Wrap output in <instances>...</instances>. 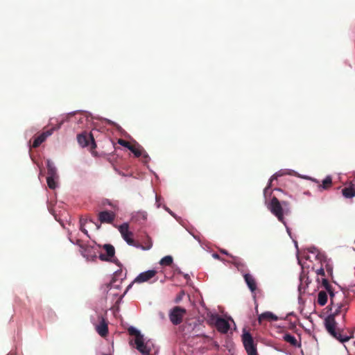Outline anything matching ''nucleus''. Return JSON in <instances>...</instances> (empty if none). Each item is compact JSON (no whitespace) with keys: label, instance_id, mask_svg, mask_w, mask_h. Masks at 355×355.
Here are the masks:
<instances>
[{"label":"nucleus","instance_id":"obj_1","mask_svg":"<svg viewBox=\"0 0 355 355\" xmlns=\"http://www.w3.org/2000/svg\"><path fill=\"white\" fill-rule=\"evenodd\" d=\"M331 310L333 311V312L324 320L325 328L330 335L341 343L348 341L354 337V331L348 330L349 335H347L345 333V330L343 329L337 328L338 324L335 320L336 316L339 314H343V316L345 315L348 309L347 302L344 301L343 302L335 304L333 302V304L331 302Z\"/></svg>","mask_w":355,"mask_h":355},{"label":"nucleus","instance_id":"obj_2","mask_svg":"<svg viewBox=\"0 0 355 355\" xmlns=\"http://www.w3.org/2000/svg\"><path fill=\"white\" fill-rule=\"evenodd\" d=\"M130 336H134L130 342L143 355H156L158 352L155 344L151 340H146L140 331L133 327L128 329Z\"/></svg>","mask_w":355,"mask_h":355},{"label":"nucleus","instance_id":"obj_3","mask_svg":"<svg viewBox=\"0 0 355 355\" xmlns=\"http://www.w3.org/2000/svg\"><path fill=\"white\" fill-rule=\"evenodd\" d=\"M119 231L120 232L121 236L123 239L127 242V243L130 245H132L134 247L141 248L143 250H149L152 243L150 242V244L147 247H144L141 244L137 243L132 238L133 233L129 231V225L127 223H124L122 225L119 226Z\"/></svg>","mask_w":355,"mask_h":355},{"label":"nucleus","instance_id":"obj_4","mask_svg":"<svg viewBox=\"0 0 355 355\" xmlns=\"http://www.w3.org/2000/svg\"><path fill=\"white\" fill-rule=\"evenodd\" d=\"M268 208L270 212L275 215L277 219L286 225L284 222V215L287 214L289 210L284 208L279 200L276 197H273L268 205Z\"/></svg>","mask_w":355,"mask_h":355},{"label":"nucleus","instance_id":"obj_5","mask_svg":"<svg viewBox=\"0 0 355 355\" xmlns=\"http://www.w3.org/2000/svg\"><path fill=\"white\" fill-rule=\"evenodd\" d=\"M95 329L101 337L108 334V321L103 315H98L96 321L93 322Z\"/></svg>","mask_w":355,"mask_h":355},{"label":"nucleus","instance_id":"obj_6","mask_svg":"<svg viewBox=\"0 0 355 355\" xmlns=\"http://www.w3.org/2000/svg\"><path fill=\"white\" fill-rule=\"evenodd\" d=\"M185 313V309L180 306H175L169 313V319L173 324L178 325L182 322Z\"/></svg>","mask_w":355,"mask_h":355},{"label":"nucleus","instance_id":"obj_7","mask_svg":"<svg viewBox=\"0 0 355 355\" xmlns=\"http://www.w3.org/2000/svg\"><path fill=\"white\" fill-rule=\"evenodd\" d=\"M242 340L248 355H257V349L254 346V340L249 332L243 333Z\"/></svg>","mask_w":355,"mask_h":355},{"label":"nucleus","instance_id":"obj_8","mask_svg":"<svg viewBox=\"0 0 355 355\" xmlns=\"http://www.w3.org/2000/svg\"><path fill=\"white\" fill-rule=\"evenodd\" d=\"M157 270H147L146 272H141L140 273L135 279V280L133 281L132 283H131L128 287H127V289L125 292V293L128 291V290L131 288L132 284L134 283H138V284H141V283H144V282H149L151 279H153V277H155V275H157Z\"/></svg>","mask_w":355,"mask_h":355},{"label":"nucleus","instance_id":"obj_9","mask_svg":"<svg viewBox=\"0 0 355 355\" xmlns=\"http://www.w3.org/2000/svg\"><path fill=\"white\" fill-rule=\"evenodd\" d=\"M103 249L106 252V254H101L99 255V259L101 261H112L116 264H118V260L117 259H112V258L114 256L115 254V249L114 246L111 244H105L103 245Z\"/></svg>","mask_w":355,"mask_h":355},{"label":"nucleus","instance_id":"obj_10","mask_svg":"<svg viewBox=\"0 0 355 355\" xmlns=\"http://www.w3.org/2000/svg\"><path fill=\"white\" fill-rule=\"evenodd\" d=\"M89 139L91 140L92 148H95L96 147V144L92 132L89 135L87 134H80L77 136L78 142L82 147L87 146L89 145Z\"/></svg>","mask_w":355,"mask_h":355},{"label":"nucleus","instance_id":"obj_11","mask_svg":"<svg viewBox=\"0 0 355 355\" xmlns=\"http://www.w3.org/2000/svg\"><path fill=\"white\" fill-rule=\"evenodd\" d=\"M316 259L320 261L321 265L326 270L328 275L331 276L333 273V266L330 263V260L328 259L327 257L322 253H318L316 255Z\"/></svg>","mask_w":355,"mask_h":355},{"label":"nucleus","instance_id":"obj_12","mask_svg":"<svg viewBox=\"0 0 355 355\" xmlns=\"http://www.w3.org/2000/svg\"><path fill=\"white\" fill-rule=\"evenodd\" d=\"M54 130L55 128H51V130H48L45 132H43L40 135L37 136L34 139L31 147L34 148L39 147L41 145V144L43 143L49 136L52 135Z\"/></svg>","mask_w":355,"mask_h":355},{"label":"nucleus","instance_id":"obj_13","mask_svg":"<svg viewBox=\"0 0 355 355\" xmlns=\"http://www.w3.org/2000/svg\"><path fill=\"white\" fill-rule=\"evenodd\" d=\"M116 215L112 211H103L98 214V220L102 223H112L115 219Z\"/></svg>","mask_w":355,"mask_h":355},{"label":"nucleus","instance_id":"obj_14","mask_svg":"<svg viewBox=\"0 0 355 355\" xmlns=\"http://www.w3.org/2000/svg\"><path fill=\"white\" fill-rule=\"evenodd\" d=\"M215 324L217 330L222 334L227 333L230 329V324L224 318H218Z\"/></svg>","mask_w":355,"mask_h":355},{"label":"nucleus","instance_id":"obj_15","mask_svg":"<svg viewBox=\"0 0 355 355\" xmlns=\"http://www.w3.org/2000/svg\"><path fill=\"white\" fill-rule=\"evenodd\" d=\"M130 150L135 155V157H139L141 155L144 156V159H145V162H148L149 159L148 155L146 154V153L144 151V148L139 144L132 145L131 147V149Z\"/></svg>","mask_w":355,"mask_h":355},{"label":"nucleus","instance_id":"obj_16","mask_svg":"<svg viewBox=\"0 0 355 355\" xmlns=\"http://www.w3.org/2000/svg\"><path fill=\"white\" fill-rule=\"evenodd\" d=\"M317 281L320 283L322 286L325 288V290L329 293L330 295V299L331 303L333 304V297H334V293L333 292V288L331 284H329L328 279L325 277L320 278L319 277L317 278Z\"/></svg>","mask_w":355,"mask_h":355},{"label":"nucleus","instance_id":"obj_17","mask_svg":"<svg viewBox=\"0 0 355 355\" xmlns=\"http://www.w3.org/2000/svg\"><path fill=\"white\" fill-rule=\"evenodd\" d=\"M264 320L267 321H277L278 317L273 314L272 312L266 311L260 314L258 317L259 324H261Z\"/></svg>","mask_w":355,"mask_h":355},{"label":"nucleus","instance_id":"obj_18","mask_svg":"<svg viewBox=\"0 0 355 355\" xmlns=\"http://www.w3.org/2000/svg\"><path fill=\"white\" fill-rule=\"evenodd\" d=\"M230 261L239 270L244 272L246 270V265L243 261L239 257L231 256Z\"/></svg>","mask_w":355,"mask_h":355},{"label":"nucleus","instance_id":"obj_19","mask_svg":"<svg viewBox=\"0 0 355 355\" xmlns=\"http://www.w3.org/2000/svg\"><path fill=\"white\" fill-rule=\"evenodd\" d=\"M342 194L345 198H352L355 196V186L350 182L348 187L342 189Z\"/></svg>","mask_w":355,"mask_h":355},{"label":"nucleus","instance_id":"obj_20","mask_svg":"<svg viewBox=\"0 0 355 355\" xmlns=\"http://www.w3.org/2000/svg\"><path fill=\"white\" fill-rule=\"evenodd\" d=\"M244 279L250 290L254 292L257 289V283L254 278L250 274H245Z\"/></svg>","mask_w":355,"mask_h":355},{"label":"nucleus","instance_id":"obj_21","mask_svg":"<svg viewBox=\"0 0 355 355\" xmlns=\"http://www.w3.org/2000/svg\"><path fill=\"white\" fill-rule=\"evenodd\" d=\"M147 219V213L144 211H140L135 214L132 217V220L141 223L142 221H145Z\"/></svg>","mask_w":355,"mask_h":355},{"label":"nucleus","instance_id":"obj_22","mask_svg":"<svg viewBox=\"0 0 355 355\" xmlns=\"http://www.w3.org/2000/svg\"><path fill=\"white\" fill-rule=\"evenodd\" d=\"M47 175L48 176L58 177L57 169L52 162L47 161Z\"/></svg>","mask_w":355,"mask_h":355},{"label":"nucleus","instance_id":"obj_23","mask_svg":"<svg viewBox=\"0 0 355 355\" xmlns=\"http://www.w3.org/2000/svg\"><path fill=\"white\" fill-rule=\"evenodd\" d=\"M327 299H328V297H327V294L326 291H321L319 292L318 296V304H320V306L325 305L326 303L327 302Z\"/></svg>","mask_w":355,"mask_h":355},{"label":"nucleus","instance_id":"obj_24","mask_svg":"<svg viewBox=\"0 0 355 355\" xmlns=\"http://www.w3.org/2000/svg\"><path fill=\"white\" fill-rule=\"evenodd\" d=\"M58 177L47 176L46 182L48 187L51 189H55L57 187V182L55 180Z\"/></svg>","mask_w":355,"mask_h":355},{"label":"nucleus","instance_id":"obj_25","mask_svg":"<svg viewBox=\"0 0 355 355\" xmlns=\"http://www.w3.org/2000/svg\"><path fill=\"white\" fill-rule=\"evenodd\" d=\"M284 339L285 341H286L287 343H289L290 344H291L293 346H296L297 344V339L295 338V337L292 336L290 334H284Z\"/></svg>","mask_w":355,"mask_h":355},{"label":"nucleus","instance_id":"obj_26","mask_svg":"<svg viewBox=\"0 0 355 355\" xmlns=\"http://www.w3.org/2000/svg\"><path fill=\"white\" fill-rule=\"evenodd\" d=\"M332 184V179L330 176H327L322 181V187L324 189H328L331 187Z\"/></svg>","mask_w":355,"mask_h":355},{"label":"nucleus","instance_id":"obj_27","mask_svg":"<svg viewBox=\"0 0 355 355\" xmlns=\"http://www.w3.org/2000/svg\"><path fill=\"white\" fill-rule=\"evenodd\" d=\"M173 263V258L171 256H166L162 258L159 263L162 266H171Z\"/></svg>","mask_w":355,"mask_h":355},{"label":"nucleus","instance_id":"obj_28","mask_svg":"<svg viewBox=\"0 0 355 355\" xmlns=\"http://www.w3.org/2000/svg\"><path fill=\"white\" fill-rule=\"evenodd\" d=\"M69 240L72 243L77 245L83 250H85L87 248V245L80 239H77L76 241H73L72 239H69Z\"/></svg>","mask_w":355,"mask_h":355},{"label":"nucleus","instance_id":"obj_29","mask_svg":"<svg viewBox=\"0 0 355 355\" xmlns=\"http://www.w3.org/2000/svg\"><path fill=\"white\" fill-rule=\"evenodd\" d=\"M118 143L121 145L122 146H124L125 148H127L128 149H131V147L132 146V144H130V142L123 139H119L118 140Z\"/></svg>","mask_w":355,"mask_h":355},{"label":"nucleus","instance_id":"obj_30","mask_svg":"<svg viewBox=\"0 0 355 355\" xmlns=\"http://www.w3.org/2000/svg\"><path fill=\"white\" fill-rule=\"evenodd\" d=\"M315 272L318 275V276H320L321 277L320 278H322V277H325L324 268V267H322V265H321V267L319 269H317Z\"/></svg>","mask_w":355,"mask_h":355},{"label":"nucleus","instance_id":"obj_31","mask_svg":"<svg viewBox=\"0 0 355 355\" xmlns=\"http://www.w3.org/2000/svg\"><path fill=\"white\" fill-rule=\"evenodd\" d=\"M275 179H276V177H275V175H272V176L270 178V182H269L268 186L266 188H265V189H264V193H265V194L266 193V192H267L268 189L270 188V185H271L272 182V181H273V180H275Z\"/></svg>","mask_w":355,"mask_h":355},{"label":"nucleus","instance_id":"obj_32","mask_svg":"<svg viewBox=\"0 0 355 355\" xmlns=\"http://www.w3.org/2000/svg\"><path fill=\"white\" fill-rule=\"evenodd\" d=\"M184 295V291H182L180 293V294L176 297L175 302H180L182 300Z\"/></svg>","mask_w":355,"mask_h":355},{"label":"nucleus","instance_id":"obj_33","mask_svg":"<svg viewBox=\"0 0 355 355\" xmlns=\"http://www.w3.org/2000/svg\"><path fill=\"white\" fill-rule=\"evenodd\" d=\"M87 223V220L86 219H84L83 218H80V227H84V225L86 224Z\"/></svg>","mask_w":355,"mask_h":355},{"label":"nucleus","instance_id":"obj_34","mask_svg":"<svg viewBox=\"0 0 355 355\" xmlns=\"http://www.w3.org/2000/svg\"><path fill=\"white\" fill-rule=\"evenodd\" d=\"M220 253L222 254H226L227 255L228 257H230L231 258V256H233L232 254L228 253V252L226 250H224V249H221L220 250Z\"/></svg>","mask_w":355,"mask_h":355},{"label":"nucleus","instance_id":"obj_35","mask_svg":"<svg viewBox=\"0 0 355 355\" xmlns=\"http://www.w3.org/2000/svg\"><path fill=\"white\" fill-rule=\"evenodd\" d=\"M80 230H81V232H83L85 234H86L88 237L89 236V234H88V232L86 229L84 228V227H80Z\"/></svg>","mask_w":355,"mask_h":355},{"label":"nucleus","instance_id":"obj_36","mask_svg":"<svg viewBox=\"0 0 355 355\" xmlns=\"http://www.w3.org/2000/svg\"><path fill=\"white\" fill-rule=\"evenodd\" d=\"M281 204L284 208H287L288 209V203L287 202L283 201Z\"/></svg>","mask_w":355,"mask_h":355},{"label":"nucleus","instance_id":"obj_37","mask_svg":"<svg viewBox=\"0 0 355 355\" xmlns=\"http://www.w3.org/2000/svg\"><path fill=\"white\" fill-rule=\"evenodd\" d=\"M213 256H214V257H215L216 259H220L219 255H218V254H214V255H213Z\"/></svg>","mask_w":355,"mask_h":355},{"label":"nucleus","instance_id":"obj_38","mask_svg":"<svg viewBox=\"0 0 355 355\" xmlns=\"http://www.w3.org/2000/svg\"><path fill=\"white\" fill-rule=\"evenodd\" d=\"M354 345L355 346V341L354 342Z\"/></svg>","mask_w":355,"mask_h":355}]
</instances>
